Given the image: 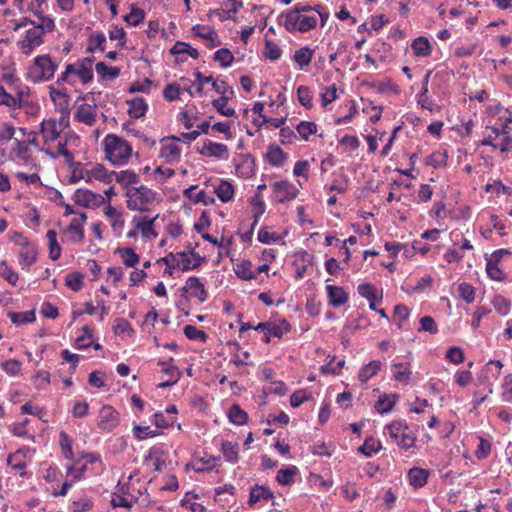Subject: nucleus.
Listing matches in <instances>:
<instances>
[{
    "label": "nucleus",
    "instance_id": "4c0bfd02",
    "mask_svg": "<svg viewBox=\"0 0 512 512\" xmlns=\"http://www.w3.org/2000/svg\"><path fill=\"white\" fill-rule=\"evenodd\" d=\"M95 70L102 81H112L121 74V69L115 66H108L105 62H98Z\"/></svg>",
    "mask_w": 512,
    "mask_h": 512
},
{
    "label": "nucleus",
    "instance_id": "7c9ffc66",
    "mask_svg": "<svg viewBox=\"0 0 512 512\" xmlns=\"http://www.w3.org/2000/svg\"><path fill=\"white\" fill-rule=\"evenodd\" d=\"M411 49L415 57L426 58L432 53V45L425 36H419L411 42Z\"/></svg>",
    "mask_w": 512,
    "mask_h": 512
},
{
    "label": "nucleus",
    "instance_id": "58836bf2",
    "mask_svg": "<svg viewBox=\"0 0 512 512\" xmlns=\"http://www.w3.org/2000/svg\"><path fill=\"white\" fill-rule=\"evenodd\" d=\"M429 471L423 468L413 467L408 471V479L414 488L423 487L428 480Z\"/></svg>",
    "mask_w": 512,
    "mask_h": 512
},
{
    "label": "nucleus",
    "instance_id": "f03ea898",
    "mask_svg": "<svg viewBox=\"0 0 512 512\" xmlns=\"http://www.w3.org/2000/svg\"><path fill=\"white\" fill-rule=\"evenodd\" d=\"M58 68L59 61L50 54H41L32 60L25 76L32 83H43L52 80Z\"/></svg>",
    "mask_w": 512,
    "mask_h": 512
},
{
    "label": "nucleus",
    "instance_id": "412c9836",
    "mask_svg": "<svg viewBox=\"0 0 512 512\" xmlns=\"http://www.w3.org/2000/svg\"><path fill=\"white\" fill-rule=\"evenodd\" d=\"M103 212L109 221L113 233L118 237L121 236L125 226L123 212L112 205H107Z\"/></svg>",
    "mask_w": 512,
    "mask_h": 512
},
{
    "label": "nucleus",
    "instance_id": "cd10ccee",
    "mask_svg": "<svg viewBox=\"0 0 512 512\" xmlns=\"http://www.w3.org/2000/svg\"><path fill=\"white\" fill-rule=\"evenodd\" d=\"M266 160L267 162L272 166V167H282L287 159H288V154L286 152L283 151V149L276 145V144H271L268 146L267 148V152H266Z\"/></svg>",
    "mask_w": 512,
    "mask_h": 512
},
{
    "label": "nucleus",
    "instance_id": "3c124183",
    "mask_svg": "<svg viewBox=\"0 0 512 512\" xmlns=\"http://www.w3.org/2000/svg\"><path fill=\"white\" fill-rule=\"evenodd\" d=\"M90 175H92L94 180H99L106 184L113 182L112 171H108L102 164H96L94 167H92L90 169Z\"/></svg>",
    "mask_w": 512,
    "mask_h": 512
},
{
    "label": "nucleus",
    "instance_id": "a18cd8bd",
    "mask_svg": "<svg viewBox=\"0 0 512 512\" xmlns=\"http://www.w3.org/2000/svg\"><path fill=\"white\" fill-rule=\"evenodd\" d=\"M228 419L237 426L245 425L248 422V414L238 404H233L228 411Z\"/></svg>",
    "mask_w": 512,
    "mask_h": 512
},
{
    "label": "nucleus",
    "instance_id": "1a4fd4ad",
    "mask_svg": "<svg viewBox=\"0 0 512 512\" xmlns=\"http://www.w3.org/2000/svg\"><path fill=\"white\" fill-rule=\"evenodd\" d=\"M271 188L276 202L280 204L294 200L299 194V189L288 180L276 181Z\"/></svg>",
    "mask_w": 512,
    "mask_h": 512
},
{
    "label": "nucleus",
    "instance_id": "0eeeda50",
    "mask_svg": "<svg viewBox=\"0 0 512 512\" xmlns=\"http://www.w3.org/2000/svg\"><path fill=\"white\" fill-rule=\"evenodd\" d=\"M120 424V413L111 405H103L98 412L97 427L101 432L109 433Z\"/></svg>",
    "mask_w": 512,
    "mask_h": 512
},
{
    "label": "nucleus",
    "instance_id": "ddd939ff",
    "mask_svg": "<svg viewBox=\"0 0 512 512\" xmlns=\"http://www.w3.org/2000/svg\"><path fill=\"white\" fill-rule=\"evenodd\" d=\"M73 201L85 208H98L106 203V198L88 189H77L72 197Z\"/></svg>",
    "mask_w": 512,
    "mask_h": 512
},
{
    "label": "nucleus",
    "instance_id": "338daca9",
    "mask_svg": "<svg viewBox=\"0 0 512 512\" xmlns=\"http://www.w3.org/2000/svg\"><path fill=\"white\" fill-rule=\"evenodd\" d=\"M381 449V443L374 438H368L359 447V452L367 457H371Z\"/></svg>",
    "mask_w": 512,
    "mask_h": 512
},
{
    "label": "nucleus",
    "instance_id": "052dcab7",
    "mask_svg": "<svg viewBox=\"0 0 512 512\" xmlns=\"http://www.w3.org/2000/svg\"><path fill=\"white\" fill-rule=\"evenodd\" d=\"M55 27V20L51 16L46 15L35 21L33 28L41 31V34L44 36L47 33L53 32Z\"/></svg>",
    "mask_w": 512,
    "mask_h": 512
},
{
    "label": "nucleus",
    "instance_id": "37998d69",
    "mask_svg": "<svg viewBox=\"0 0 512 512\" xmlns=\"http://www.w3.org/2000/svg\"><path fill=\"white\" fill-rule=\"evenodd\" d=\"M214 192L223 203L230 202L234 198V187L226 180H220Z\"/></svg>",
    "mask_w": 512,
    "mask_h": 512
},
{
    "label": "nucleus",
    "instance_id": "f704fd0d",
    "mask_svg": "<svg viewBox=\"0 0 512 512\" xmlns=\"http://www.w3.org/2000/svg\"><path fill=\"white\" fill-rule=\"evenodd\" d=\"M382 369V363L379 360H372L368 364L364 365L358 373V380L365 384L371 378L376 376Z\"/></svg>",
    "mask_w": 512,
    "mask_h": 512
},
{
    "label": "nucleus",
    "instance_id": "c03bdc74",
    "mask_svg": "<svg viewBox=\"0 0 512 512\" xmlns=\"http://www.w3.org/2000/svg\"><path fill=\"white\" fill-rule=\"evenodd\" d=\"M46 238L48 240L49 258L56 261L61 257L62 252L61 246L57 240V232L53 229L48 230Z\"/></svg>",
    "mask_w": 512,
    "mask_h": 512
},
{
    "label": "nucleus",
    "instance_id": "a211bd4d",
    "mask_svg": "<svg viewBox=\"0 0 512 512\" xmlns=\"http://www.w3.org/2000/svg\"><path fill=\"white\" fill-rule=\"evenodd\" d=\"M30 449L26 446L19 448L17 451L11 453L7 457V464L13 470L19 471V475L24 477L27 475L25 469L27 467L28 455Z\"/></svg>",
    "mask_w": 512,
    "mask_h": 512
},
{
    "label": "nucleus",
    "instance_id": "bf43d9fd",
    "mask_svg": "<svg viewBox=\"0 0 512 512\" xmlns=\"http://www.w3.org/2000/svg\"><path fill=\"white\" fill-rule=\"evenodd\" d=\"M14 144L13 153L15 156L25 163L29 162L31 160V152L28 143L16 139Z\"/></svg>",
    "mask_w": 512,
    "mask_h": 512
},
{
    "label": "nucleus",
    "instance_id": "e433bc0d",
    "mask_svg": "<svg viewBox=\"0 0 512 512\" xmlns=\"http://www.w3.org/2000/svg\"><path fill=\"white\" fill-rule=\"evenodd\" d=\"M236 276L245 281L255 280L256 272L253 269V264L250 260H242L234 266Z\"/></svg>",
    "mask_w": 512,
    "mask_h": 512
},
{
    "label": "nucleus",
    "instance_id": "f3484780",
    "mask_svg": "<svg viewBox=\"0 0 512 512\" xmlns=\"http://www.w3.org/2000/svg\"><path fill=\"white\" fill-rule=\"evenodd\" d=\"M206 259L202 257L199 253L195 252L194 249H191L190 251H182L178 252V263L177 266L178 269L182 270L183 272L194 270L200 267Z\"/></svg>",
    "mask_w": 512,
    "mask_h": 512
},
{
    "label": "nucleus",
    "instance_id": "9b49d317",
    "mask_svg": "<svg viewBox=\"0 0 512 512\" xmlns=\"http://www.w3.org/2000/svg\"><path fill=\"white\" fill-rule=\"evenodd\" d=\"M86 221V213H77L76 216L71 219L70 224L65 230V234L67 235V239L70 243H83L85 238L84 226Z\"/></svg>",
    "mask_w": 512,
    "mask_h": 512
},
{
    "label": "nucleus",
    "instance_id": "423d86ee",
    "mask_svg": "<svg viewBox=\"0 0 512 512\" xmlns=\"http://www.w3.org/2000/svg\"><path fill=\"white\" fill-rule=\"evenodd\" d=\"M70 120L67 116L56 118H45L40 123L39 133L43 139V147L51 146L58 139L62 138L64 130L69 127Z\"/></svg>",
    "mask_w": 512,
    "mask_h": 512
},
{
    "label": "nucleus",
    "instance_id": "4d7b16f0",
    "mask_svg": "<svg viewBox=\"0 0 512 512\" xmlns=\"http://www.w3.org/2000/svg\"><path fill=\"white\" fill-rule=\"evenodd\" d=\"M59 444H60L63 456L66 459L72 460L74 458V453H73V449H72L73 440L65 431L60 432Z\"/></svg>",
    "mask_w": 512,
    "mask_h": 512
},
{
    "label": "nucleus",
    "instance_id": "09e8293b",
    "mask_svg": "<svg viewBox=\"0 0 512 512\" xmlns=\"http://www.w3.org/2000/svg\"><path fill=\"white\" fill-rule=\"evenodd\" d=\"M8 317L11 320V322L15 325L33 323L36 320L34 310L25 312H9Z\"/></svg>",
    "mask_w": 512,
    "mask_h": 512
},
{
    "label": "nucleus",
    "instance_id": "69168bd1",
    "mask_svg": "<svg viewBox=\"0 0 512 512\" xmlns=\"http://www.w3.org/2000/svg\"><path fill=\"white\" fill-rule=\"evenodd\" d=\"M312 398V393L306 389L295 390L290 396V405L293 408L301 406L304 402Z\"/></svg>",
    "mask_w": 512,
    "mask_h": 512
},
{
    "label": "nucleus",
    "instance_id": "bb28decb",
    "mask_svg": "<svg viewBox=\"0 0 512 512\" xmlns=\"http://www.w3.org/2000/svg\"><path fill=\"white\" fill-rule=\"evenodd\" d=\"M274 499V493L266 486L254 485L250 488L248 504L253 506L256 503H267Z\"/></svg>",
    "mask_w": 512,
    "mask_h": 512
},
{
    "label": "nucleus",
    "instance_id": "864d4df0",
    "mask_svg": "<svg viewBox=\"0 0 512 512\" xmlns=\"http://www.w3.org/2000/svg\"><path fill=\"white\" fill-rule=\"evenodd\" d=\"M0 276L12 286H15L19 280V274L5 260L0 262Z\"/></svg>",
    "mask_w": 512,
    "mask_h": 512
},
{
    "label": "nucleus",
    "instance_id": "f8f14e48",
    "mask_svg": "<svg viewBox=\"0 0 512 512\" xmlns=\"http://www.w3.org/2000/svg\"><path fill=\"white\" fill-rule=\"evenodd\" d=\"M49 97L53 102L60 116H67L70 118V95L66 88H57L55 85L48 86Z\"/></svg>",
    "mask_w": 512,
    "mask_h": 512
},
{
    "label": "nucleus",
    "instance_id": "5701e85b",
    "mask_svg": "<svg viewBox=\"0 0 512 512\" xmlns=\"http://www.w3.org/2000/svg\"><path fill=\"white\" fill-rule=\"evenodd\" d=\"M75 121L83 123L87 126H93L97 121L96 106L83 103L76 108L74 113Z\"/></svg>",
    "mask_w": 512,
    "mask_h": 512
},
{
    "label": "nucleus",
    "instance_id": "dca6fc26",
    "mask_svg": "<svg viewBox=\"0 0 512 512\" xmlns=\"http://www.w3.org/2000/svg\"><path fill=\"white\" fill-rule=\"evenodd\" d=\"M199 153L205 157H214L218 160H228L230 157L229 148L223 143L213 142L210 139H206L203 142L202 148Z\"/></svg>",
    "mask_w": 512,
    "mask_h": 512
},
{
    "label": "nucleus",
    "instance_id": "49530a36",
    "mask_svg": "<svg viewBox=\"0 0 512 512\" xmlns=\"http://www.w3.org/2000/svg\"><path fill=\"white\" fill-rule=\"evenodd\" d=\"M221 452L224 459L230 463H236L239 459V445L230 441H223L221 444Z\"/></svg>",
    "mask_w": 512,
    "mask_h": 512
},
{
    "label": "nucleus",
    "instance_id": "6ab92c4d",
    "mask_svg": "<svg viewBox=\"0 0 512 512\" xmlns=\"http://www.w3.org/2000/svg\"><path fill=\"white\" fill-rule=\"evenodd\" d=\"M182 290L183 292L188 293L191 297L196 298L200 303H203L208 299V292L204 283H202L196 276L187 278Z\"/></svg>",
    "mask_w": 512,
    "mask_h": 512
},
{
    "label": "nucleus",
    "instance_id": "79ce46f5",
    "mask_svg": "<svg viewBox=\"0 0 512 512\" xmlns=\"http://www.w3.org/2000/svg\"><path fill=\"white\" fill-rule=\"evenodd\" d=\"M448 152L446 150H437L425 158V164L435 169L447 166Z\"/></svg>",
    "mask_w": 512,
    "mask_h": 512
},
{
    "label": "nucleus",
    "instance_id": "0e129e2a",
    "mask_svg": "<svg viewBox=\"0 0 512 512\" xmlns=\"http://www.w3.org/2000/svg\"><path fill=\"white\" fill-rule=\"evenodd\" d=\"M106 49V37L104 33H95L89 37V46L87 48L88 51L92 52L94 50H99L100 52H104Z\"/></svg>",
    "mask_w": 512,
    "mask_h": 512
},
{
    "label": "nucleus",
    "instance_id": "7ed1b4c3",
    "mask_svg": "<svg viewBox=\"0 0 512 512\" xmlns=\"http://www.w3.org/2000/svg\"><path fill=\"white\" fill-rule=\"evenodd\" d=\"M384 435L388 436L393 444L405 451L414 448L417 441L416 433L405 420H394L385 425Z\"/></svg>",
    "mask_w": 512,
    "mask_h": 512
},
{
    "label": "nucleus",
    "instance_id": "c85d7f7f",
    "mask_svg": "<svg viewBox=\"0 0 512 512\" xmlns=\"http://www.w3.org/2000/svg\"><path fill=\"white\" fill-rule=\"evenodd\" d=\"M38 259L37 245L32 242L30 245L19 250V265L22 269H29Z\"/></svg>",
    "mask_w": 512,
    "mask_h": 512
},
{
    "label": "nucleus",
    "instance_id": "aec40b11",
    "mask_svg": "<svg viewBox=\"0 0 512 512\" xmlns=\"http://www.w3.org/2000/svg\"><path fill=\"white\" fill-rule=\"evenodd\" d=\"M158 365L163 366L162 373L167 376V379L157 385L158 388H167L176 384L182 373L177 366L174 365V359L169 358L167 361H159Z\"/></svg>",
    "mask_w": 512,
    "mask_h": 512
},
{
    "label": "nucleus",
    "instance_id": "b1692460",
    "mask_svg": "<svg viewBox=\"0 0 512 512\" xmlns=\"http://www.w3.org/2000/svg\"><path fill=\"white\" fill-rule=\"evenodd\" d=\"M112 175L113 181L118 183L125 190V192L130 188H134L137 184L140 183L139 175L133 170L127 169L119 172L112 171Z\"/></svg>",
    "mask_w": 512,
    "mask_h": 512
},
{
    "label": "nucleus",
    "instance_id": "603ef678",
    "mask_svg": "<svg viewBox=\"0 0 512 512\" xmlns=\"http://www.w3.org/2000/svg\"><path fill=\"white\" fill-rule=\"evenodd\" d=\"M65 285L73 292H79L84 286V275L80 272H72L66 275Z\"/></svg>",
    "mask_w": 512,
    "mask_h": 512
},
{
    "label": "nucleus",
    "instance_id": "4468645a",
    "mask_svg": "<svg viewBox=\"0 0 512 512\" xmlns=\"http://www.w3.org/2000/svg\"><path fill=\"white\" fill-rule=\"evenodd\" d=\"M71 138L77 139L72 133H65L62 138L58 139L56 151L51 149V146L39 148L40 151L45 152L49 157L56 159L60 156L64 157L66 163H72L74 159L73 153L67 148Z\"/></svg>",
    "mask_w": 512,
    "mask_h": 512
},
{
    "label": "nucleus",
    "instance_id": "a878e982",
    "mask_svg": "<svg viewBox=\"0 0 512 512\" xmlns=\"http://www.w3.org/2000/svg\"><path fill=\"white\" fill-rule=\"evenodd\" d=\"M357 291L361 297L368 300L371 310H376V302L383 298L382 292H379L377 287L370 283L360 284Z\"/></svg>",
    "mask_w": 512,
    "mask_h": 512
},
{
    "label": "nucleus",
    "instance_id": "ea45409f",
    "mask_svg": "<svg viewBox=\"0 0 512 512\" xmlns=\"http://www.w3.org/2000/svg\"><path fill=\"white\" fill-rule=\"evenodd\" d=\"M393 368V378L399 383L407 385L411 380L412 371L410 369V365L408 363H394L392 365Z\"/></svg>",
    "mask_w": 512,
    "mask_h": 512
},
{
    "label": "nucleus",
    "instance_id": "473e14b6",
    "mask_svg": "<svg viewBox=\"0 0 512 512\" xmlns=\"http://www.w3.org/2000/svg\"><path fill=\"white\" fill-rule=\"evenodd\" d=\"M291 324L285 319H279L277 321H268L266 332L268 335L274 338H282L284 334L290 332Z\"/></svg>",
    "mask_w": 512,
    "mask_h": 512
},
{
    "label": "nucleus",
    "instance_id": "680f3d73",
    "mask_svg": "<svg viewBox=\"0 0 512 512\" xmlns=\"http://www.w3.org/2000/svg\"><path fill=\"white\" fill-rule=\"evenodd\" d=\"M296 473V466H291L286 469H280L277 473L276 480L281 485H291L292 483H294V477Z\"/></svg>",
    "mask_w": 512,
    "mask_h": 512
},
{
    "label": "nucleus",
    "instance_id": "393cba45",
    "mask_svg": "<svg viewBox=\"0 0 512 512\" xmlns=\"http://www.w3.org/2000/svg\"><path fill=\"white\" fill-rule=\"evenodd\" d=\"M328 303L332 307H340L345 305L349 300L348 293L343 287L336 285H326Z\"/></svg>",
    "mask_w": 512,
    "mask_h": 512
},
{
    "label": "nucleus",
    "instance_id": "13d9d810",
    "mask_svg": "<svg viewBox=\"0 0 512 512\" xmlns=\"http://www.w3.org/2000/svg\"><path fill=\"white\" fill-rule=\"evenodd\" d=\"M145 19V12L136 6H132L129 14L124 16V21L130 26H138Z\"/></svg>",
    "mask_w": 512,
    "mask_h": 512
},
{
    "label": "nucleus",
    "instance_id": "2eb2a0df",
    "mask_svg": "<svg viewBox=\"0 0 512 512\" xmlns=\"http://www.w3.org/2000/svg\"><path fill=\"white\" fill-rule=\"evenodd\" d=\"M170 140L180 141L181 139L176 136L162 139L159 157L163 159L166 164L179 162L181 156V148L177 144L170 142Z\"/></svg>",
    "mask_w": 512,
    "mask_h": 512
},
{
    "label": "nucleus",
    "instance_id": "5fc2aeb1",
    "mask_svg": "<svg viewBox=\"0 0 512 512\" xmlns=\"http://www.w3.org/2000/svg\"><path fill=\"white\" fill-rule=\"evenodd\" d=\"M118 253L127 267H135L140 260L139 255L132 248H119Z\"/></svg>",
    "mask_w": 512,
    "mask_h": 512
},
{
    "label": "nucleus",
    "instance_id": "c9c22d12",
    "mask_svg": "<svg viewBox=\"0 0 512 512\" xmlns=\"http://www.w3.org/2000/svg\"><path fill=\"white\" fill-rule=\"evenodd\" d=\"M399 396L397 394L383 393L379 396L375 403V409L380 414H387L391 412L398 401Z\"/></svg>",
    "mask_w": 512,
    "mask_h": 512
},
{
    "label": "nucleus",
    "instance_id": "c756f323",
    "mask_svg": "<svg viewBox=\"0 0 512 512\" xmlns=\"http://www.w3.org/2000/svg\"><path fill=\"white\" fill-rule=\"evenodd\" d=\"M85 60H78L75 63L67 64L68 67H72V76H77L83 84H88L93 81V70L92 67H87Z\"/></svg>",
    "mask_w": 512,
    "mask_h": 512
},
{
    "label": "nucleus",
    "instance_id": "2f4dec72",
    "mask_svg": "<svg viewBox=\"0 0 512 512\" xmlns=\"http://www.w3.org/2000/svg\"><path fill=\"white\" fill-rule=\"evenodd\" d=\"M196 189L197 185H191L183 191V194L186 198L193 201L194 203H201L205 206H209L215 203L213 196L208 195L204 190H200L199 192L195 193Z\"/></svg>",
    "mask_w": 512,
    "mask_h": 512
},
{
    "label": "nucleus",
    "instance_id": "39448f33",
    "mask_svg": "<svg viewBox=\"0 0 512 512\" xmlns=\"http://www.w3.org/2000/svg\"><path fill=\"white\" fill-rule=\"evenodd\" d=\"M157 192L140 184L125 192L126 205L129 210L146 212L156 201Z\"/></svg>",
    "mask_w": 512,
    "mask_h": 512
},
{
    "label": "nucleus",
    "instance_id": "e2e57ef3",
    "mask_svg": "<svg viewBox=\"0 0 512 512\" xmlns=\"http://www.w3.org/2000/svg\"><path fill=\"white\" fill-rule=\"evenodd\" d=\"M171 53L174 55L188 54L193 59H197L199 57V52L197 49L193 48L185 42L180 41L176 42L175 45L171 48Z\"/></svg>",
    "mask_w": 512,
    "mask_h": 512
},
{
    "label": "nucleus",
    "instance_id": "f257e3e1",
    "mask_svg": "<svg viewBox=\"0 0 512 512\" xmlns=\"http://www.w3.org/2000/svg\"><path fill=\"white\" fill-rule=\"evenodd\" d=\"M284 28L290 33H305L317 26V17L312 6L298 3L280 16Z\"/></svg>",
    "mask_w": 512,
    "mask_h": 512
},
{
    "label": "nucleus",
    "instance_id": "a19ab883",
    "mask_svg": "<svg viewBox=\"0 0 512 512\" xmlns=\"http://www.w3.org/2000/svg\"><path fill=\"white\" fill-rule=\"evenodd\" d=\"M314 57V50L308 46L302 47L295 51L293 61L300 69L308 67Z\"/></svg>",
    "mask_w": 512,
    "mask_h": 512
},
{
    "label": "nucleus",
    "instance_id": "9d476101",
    "mask_svg": "<svg viewBox=\"0 0 512 512\" xmlns=\"http://www.w3.org/2000/svg\"><path fill=\"white\" fill-rule=\"evenodd\" d=\"M82 458L85 459V463L75 470V474L73 475L74 481L82 480L85 476V472L88 470H91L93 475L100 474L103 471V463L98 453L91 452L83 454Z\"/></svg>",
    "mask_w": 512,
    "mask_h": 512
},
{
    "label": "nucleus",
    "instance_id": "4be33fe9",
    "mask_svg": "<svg viewBox=\"0 0 512 512\" xmlns=\"http://www.w3.org/2000/svg\"><path fill=\"white\" fill-rule=\"evenodd\" d=\"M157 217L149 218L147 216L135 215L132 218V224L140 231L143 238H156L157 232L154 230V223Z\"/></svg>",
    "mask_w": 512,
    "mask_h": 512
},
{
    "label": "nucleus",
    "instance_id": "6e6d98bb",
    "mask_svg": "<svg viewBox=\"0 0 512 512\" xmlns=\"http://www.w3.org/2000/svg\"><path fill=\"white\" fill-rule=\"evenodd\" d=\"M297 98L304 108L311 109L313 107V93L309 87L299 86L297 88Z\"/></svg>",
    "mask_w": 512,
    "mask_h": 512
},
{
    "label": "nucleus",
    "instance_id": "6e6552de",
    "mask_svg": "<svg viewBox=\"0 0 512 512\" xmlns=\"http://www.w3.org/2000/svg\"><path fill=\"white\" fill-rule=\"evenodd\" d=\"M43 43L44 36L41 34V31L31 27L25 30L21 38L17 41V47L22 54L29 56Z\"/></svg>",
    "mask_w": 512,
    "mask_h": 512
},
{
    "label": "nucleus",
    "instance_id": "8fccbe9b",
    "mask_svg": "<svg viewBox=\"0 0 512 512\" xmlns=\"http://www.w3.org/2000/svg\"><path fill=\"white\" fill-rule=\"evenodd\" d=\"M295 129L302 140L308 141L310 136L317 133V124L313 121H300Z\"/></svg>",
    "mask_w": 512,
    "mask_h": 512
},
{
    "label": "nucleus",
    "instance_id": "774afa93",
    "mask_svg": "<svg viewBox=\"0 0 512 512\" xmlns=\"http://www.w3.org/2000/svg\"><path fill=\"white\" fill-rule=\"evenodd\" d=\"M214 60L219 62L224 68L232 65L234 56L232 52L227 48H220L214 53Z\"/></svg>",
    "mask_w": 512,
    "mask_h": 512
},
{
    "label": "nucleus",
    "instance_id": "72a5a7b5",
    "mask_svg": "<svg viewBox=\"0 0 512 512\" xmlns=\"http://www.w3.org/2000/svg\"><path fill=\"white\" fill-rule=\"evenodd\" d=\"M130 117L138 119L143 117L148 109V104L143 97H135L126 101Z\"/></svg>",
    "mask_w": 512,
    "mask_h": 512
},
{
    "label": "nucleus",
    "instance_id": "20e7f679",
    "mask_svg": "<svg viewBox=\"0 0 512 512\" xmlns=\"http://www.w3.org/2000/svg\"><path fill=\"white\" fill-rule=\"evenodd\" d=\"M105 156L114 165H125L132 155L131 145L115 134H107L103 140Z\"/></svg>",
    "mask_w": 512,
    "mask_h": 512
},
{
    "label": "nucleus",
    "instance_id": "de8ad7c7",
    "mask_svg": "<svg viewBox=\"0 0 512 512\" xmlns=\"http://www.w3.org/2000/svg\"><path fill=\"white\" fill-rule=\"evenodd\" d=\"M146 462L147 461H150L152 462V466H153V469L155 471H162L163 468L165 467L166 465V461L165 459L163 458L162 456V451L159 447H152L149 451H148V455L145 456V459H144Z\"/></svg>",
    "mask_w": 512,
    "mask_h": 512
}]
</instances>
